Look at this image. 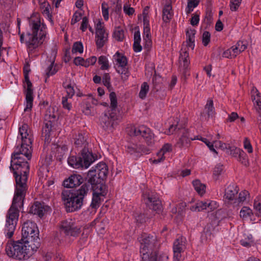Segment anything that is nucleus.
Wrapping results in <instances>:
<instances>
[{"label":"nucleus","instance_id":"obj_1","mask_svg":"<svg viewBox=\"0 0 261 261\" xmlns=\"http://www.w3.org/2000/svg\"><path fill=\"white\" fill-rule=\"evenodd\" d=\"M21 137V144L17 146L11 155L10 170L15 179V189L12 205L6 216L5 228L6 236H13L18 221L19 210L23 205L30 172V164L32 156L33 138L29 129Z\"/></svg>","mask_w":261,"mask_h":261},{"label":"nucleus","instance_id":"obj_2","mask_svg":"<svg viewBox=\"0 0 261 261\" xmlns=\"http://www.w3.org/2000/svg\"><path fill=\"white\" fill-rule=\"evenodd\" d=\"M74 145L80 152L78 155L68 157L69 165L75 169L88 168L97 159V156L94 155L89 148L86 137L82 133H79L74 138Z\"/></svg>","mask_w":261,"mask_h":261},{"label":"nucleus","instance_id":"obj_3","mask_svg":"<svg viewBox=\"0 0 261 261\" xmlns=\"http://www.w3.org/2000/svg\"><path fill=\"white\" fill-rule=\"evenodd\" d=\"M29 22L31 31L26 34L25 44L30 51H33L43 43L46 35V26L43 23L41 24L38 16H32Z\"/></svg>","mask_w":261,"mask_h":261},{"label":"nucleus","instance_id":"obj_4","mask_svg":"<svg viewBox=\"0 0 261 261\" xmlns=\"http://www.w3.org/2000/svg\"><path fill=\"white\" fill-rule=\"evenodd\" d=\"M87 190V188L80 187L78 189L62 191L61 198L67 212L77 211L82 208L88 195Z\"/></svg>","mask_w":261,"mask_h":261},{"label":"nucleus","instance_id":"obj_5","mask_svg":"<svg viewBox=\"0 0 261 261\" xmlns=\"http://www.w3.org/2000/svg\"><path fill=\"white\" fill-rule=\"evenodd\" d=\"M27 242L22 239L8 243L5 250L7 255L11 257L18 260H25L29 258L38 249L33 248L31 243L27 244Z\"/></svg>","mask_w":261,"mask_h":261},{"label":"nucleus","instance_id":"obj_6","mask_svg":"<svg viewBox=\"0 0 261 261\" xmlns=\"http://www.w3.org/2000/svg\"><path fill=\"white\" fill-rule=\"evenodd\" d=\"M39 234L38 227L35 222L28 220L23 224L21 239L27 242V244L29 243L33 244V248L38 249L40 246Z\"/></svg>","mask_w":261,"mask_h":261},{"label":"nucleus","instance_id":"obj_7","mask_svg":"<svg viewBox=\"0 0 261 261\" xmlns=\"http://www.w3.org/2000/svg\"><path fill=\"white\" fill-rule=\"evenodd\" d=\"M85 182L81 186V188H86L88 194L91 191H100L105 193L106 190V180L96 173L93 170H90L84 177Z\"/></svg>","mask_w":261,"mask_h":261},{"label":"nucleus","instance_id":"obj_8","mask_svg":"<svg viewBox=\"0 0 261 261\" xmlns=\"http://www.w3.org/2000/svg\"><path fill=\"white\" fill-rule=\"evenodd\" d=\"M174 132H179V134H181V137L176 143V146L179 148H181L187 147L190 142V140H193L192 138H189L188 130L182 127L178 122L176 124L171 125L166 133L167 135H170Z\"/></svg>","mask_w":261,"mask_h":261},{"label":"nucleus","instance_id":"obj_9","mask_svg":"<svg viewBox=\"0 0 261 261\" xmlns=\"http://www.w3.org/2000/svg\"><path fill=\"white\" fill-rule=\"evenodd\" d=\"M143 197L145 204L150 209L156 212H160L162 208L161 201L158 194L151 190H146L143 194Z\"/></svg>","mask_w":261,"mask_h":261},{"label":"nucleus","instance_id":"obj_10","mask_svg":"<svg viewBox=\"0 0 261 261\" xmlns=\"http://www.w3.org/2000/svg\"><path fill=\"white\" fill-rule=\"evenodd\" d=\"M140 240V253H150V251H156V237L150 234H144Z\"/></svg>","mask_w":261,"mask_h":261},{"label":"nucleus","instance_id":"obj_11","mask_svg":"<svg viewBox=\"0 0 261 261\" xmlns=\"http://www.w3.org/2000/svg\"><path fill=\"white\" fill-rule=\"evenodd\" d=\"M131 133L135 136H141L148 145H152L154 143V134L150 128L144 125L132 128Z\"/></svg>","mask_w":261,"mask_h":261},{"label":"nucleus","instance_id":"obj_12","mask_svg":"<svg viewBox=\"0 0 261 261\" xmlns=\"http://www.w3.org/2000/svg\"><path fill=\"white\" fill-rule=\"evenodd\" d=\"M117 119V113L108 110L100 118V125L106 131H112L114 121Z\"/></svg>","mask_w":261,"mask_h":261},{"label":"nucleus","instance_id":"obj_13","mask_svg":"<svg viewBox=\"0 0 261 261\" xmlns=\"http://www.w3.org/2000/svg\"><path fill=\"white\" fill-rule=\"evenodd\" d=\"M61 231L66 235L76 237L81 232L80 228L75 226L71 219H66L62 222L60 226Z\"/></svg>","mask_w":261,"mask_h":261},{"label":"nucleus","instance_id":"obj_14","mask_svg":"<svg viewBox=\"0 0 261 261\" xmlns=\"http://www.w3.org/2000/svg\"><path fill=\"white\" fill-rule=\"evenodd\" d=\"M85 179L81 175L79 174H73L71 175L68 178L66 179L63 181V186L67 188H73L84 184Z\"/></svg>","mask_w":261,"mask_h":261},{"label":"nucleus","instance_id":"obj_15","mask_svg":"<svg viewBox=\"0 0 261 261\" xmlns=\"http://www.w3.org/2000/svg\"><path fill=\"white\" fill-rule=\"evenodd\" d=\"M174 258L179 260L181 257V253L185 249V239L179 238L177 239L173 243Z\"/></svg>","mask_w":261,"mask_h":261},{"label":"nucleus","instance_id":"obj_16","mask_svg":"<svg viewBox=\"0 0 261 261\" xmlns=\"http://www.w3.org/2000/svg\"><path fill=\"white\" fill-rule=\"evenodd\" d=\"M125 150L130 154L135 153H143L148 154L150 152V149L145 146L141 144H129L125 146Z\"/></svg>","mask_w":261,"mask_h":261},{"label":"nucleus","instance_id":"obj_17","mask_svg":"<svg viewBox=\"0 0 261 261\" xmlns=\"http://www.w3.org/2000/svg\"><path fill=\"white\" fill-rule=\"evenodd\" d=\"M46 207H47V206H45L44 203L36 201L30 207L29 213L42 218L46 211Z\"/></svg>","mask_w":261,"mask_h":261},{"label":"nucleus","instance_id":"obj_18","mask_svg":"<svg viewBox=\"0 0 261 261\" xmlns=\"http://www.w3.org/2000/svg\"><path fill=\"white\" fill-rule=\"evenodd\" d=\"M52 127V121L51 120H47V116H46L42 129V136L44 138V141L45 142L49 141Z\"/></svg>","mask_w":261,"mask_h":261},{"label":"nucleus","instance_id":"obj_19","mask_svg":"<svg viewBox=\"0 0 261 261\" xmlns=\"http://www.w3.org/2000/svg\"><path fill=\"white\" fill-rule=\"evenodd\" d=\"M90 170H93L96 171L98 176H100L104 179H106L108 173V167L106 163L100 162L95 167H92Z\"/></svg>","mask_w":261,"mask_h":261},{"label":"nucleus","instance_id":"obj_20","mask_svg":"<svg viewBox=\"0 0 261 261\" xmlns=\"http://www.w3.org/2000/svg\"><path fill=\"white\" fill-rule=\"evenodd\" d=\"M238 191V188L235 184L229 185L225 189L224 198L229 201L233 200Z\"/></svg>","mask_w":261,"mask_h":261},{"label":"nucleus","instance_id":"obj_21","mask_svg":"<svg viewBox=\"0 0 261 261\" xmlns=\"http://www.w3.org/2000/svg\"><path fill=\"white\" fill-rule=\"evenodd\" d=\"M212 204L213 201L209 202H208V201H198L195 205L191 206L190 210L192 211L200 212L206 210L207 208L208 211H212L213 209Z\"/></svg>","mask_w":261,"mask_h":261},{"label":"nucleus","instance_id":"obj_22","mask_svg":"<svg viewBox=\"0 0 261 261\" xmlns=\"http://www.w3.org/2000/svg\"><path fill=\"white\" fill-rule=\"evenodd\" d=\"M188 48L182 47L180 52V56L179 60L180 62H183V67L184 68V72H186V70L188 69V66L190 64L189 56L188 53Z\"/></svg>","mask_w":261,"mask_h":261},{"label":"nucleus","instance_id":"obj_23","mask_svg":"<svg viewBox=\"0 0 261 261\" xmlns=\"http://www.w3.org/2000/svg\"><path fill=\"white\" fill-rule=\"evenodd\" d=\"M173 16V12L171 4L164 6L162 11V19L165 23L169 22Z\"/></svg>","mask_w":261,"mask_h":261},{"label":"nucleus","instance_id":"obj_24","mask_svg":"<svg viewBox=\"0 0 261 261\" xmlns=\"http://www.w3.org/2000/svg\"><path fill=\"white\" fill-rule=\"evenodd\" d=\"M25 95L26 106L24 109V112L31 111L33 107L34 100L33 89H26L24 91Z\"/></svg>","mask_w":261,"mask_h":261},{"label":"nucleus","instance_id":"obj_25","mask_svg":"<svg viewBox=\"0 0 261 261\" xmlns=\"http://www.w3.org/2000/svg\"><path fill=\"white\" fill-rule=\"evenodd\" d=\"M196 34V31L194 29H190L186 31L187 36V48L189 47L193 49L195 46V35Z\"/></svg>","mask_w":261,"mask_h":261},{"label":"nucleus","instance_id":"obj_26","mask_svg":"<svg viewBox=\"0 0 261 261\" xmlns=\"http://www.w3.org/2000/svg\"><path fill=\"white\" fill-rule=\"evenodd\" d=\"M93 197L90 206L92 208L97 209L100 205V195L104 196L106 194V190L105 193H100V191H93Z\"/></svg>","mask_w":261,"mask_h":261},{"label":"nucleus","instance_id":"obj_27","mask_svg":"<svg viewBox=\"0 0 261 261\" xmlns=\"http://www.w3.org/2000/svg\"><path fill=\"white\" fill-rule=\"evenodd\" d=\"M114 60L118 65V68L120 67H124L127 65V59L123 54L117 51L113 56Z\"/></svg>","mask_w":261,"mask_h":261},{"label":"nucleus","instance_id":"obj_28","mask_svg":"<svg viewBox=\"0 0 261 261\" xmlns=\"http://www.w3.org/2000/svg\"><path fill=\"white\" fill-rule=\"evenodd\" d=\"M214 228L211 223L207 224L203 229L201 233V238L203 240H207L211 239V236L213 234Z\"/></svg>","mask_w":261,"mask_h":261},{"label":"nucleus","instance_id":"obj_29","mask_svg":"<svg viewBox=\"0 0 261 261\" xmlns=\"http://www.w3.org/2000/svg\"><path fill=\"white\" fill-rule=\"evenodd\" d=\"M40 8L42 10V13L44 15H46L47 16L48 20L51 22V24H54L53 20L52 19V15L49 12V9L50 8V5L48 2L45 1L41 4Z\"/></svg>","mask_w":261,"mask_h":261},{"label":"nucleus","instance_id":"obj_30","mask_svg":"<svg viewBox=\"0 0 261 261\" xmlns=\"http://www.w3.org/2000/svg\"><path fill=\"white\" fill-rule=\"evenodd\" d=\"M204 109L206 111L207 117L205 119L207 120L210 117H213L215 115L214 107L213 100L212 99H208L207 100L206 104L204 107Z\"/></svg>","mask_w":261,"mask_h":261},{"label":"nucleus","instance_id":"obj_31","mask_svg":"<svg viewBox=\"0 0 261 261\" xmlns=\"http://www.w3.org/2000/svg\"><path fill=\"white\" fill-rule=\"evenodd\" d=\"M111 103L109 110L110 112H116V108L117 107V99L116 93L113 91H111L109 95Z\"/></svg>","mask_w":261,"mask_h":261},{"label":"nucleus","instance_id":"obj_32","mask_svg":"<svg viewBox=\"0 0 261 261\" xmlns=\"http://www.w3.org/2000/svg\"><path fill=\"white\" fill-rule=\"evenodd\" d=\"M193 185L195 190L199 194L202 195L205 193L206 186L202 184L199 180L196 179L193 180Z\"/></svg>","mask_w":261,"mask_h":261},{"label":"nucleus","instance_id":"obj_33","mask_svg":"<svg viewBox=\"0 0 261 261\" xmlns=\"http://www.w3.org/2000/svg\"><path fill=\"white\" fill-rule=\"evenodd\" d=\"M113 37L118 41H122L124 38V30L120 27L116 28L113 33Z\"/></svg>","mask_w":261,"mask_h":261},{"label":"nucleus","instance_id":"obj_34","mask_svg":"<svg viewBox=\"0 0 261 261\" xmlns=\"http://www.w3.org/2000/svg\"><path fill=\"white\" fill-rule=\"evenodd\" d=\"M142 261H156V251H150V253L141 254Z\"/></svg>","mask_w":261,"mask_h":261},{"label":"nucleus","instance_id":"obj_35","mask_svg":"<svg viewBox=\"0 0 261 261\" xmlns=\"http://www.w3.org/2000/svg\"><path fill=\"white\" fill-rule=\"evenodd\" d=\"M254 208L256 211V216L261 217V195L257 196L254 199Z\"/></svg>","mask_w":261,"mask_h":261},{"label":"nucleus","instance_id":"obj_36","mask_svg":"<svg viewBox=\"0 0 261 261\" xmlns=\"http://www.w3.org/2000/svg\"><path fill=\"white\" fill-rule=\"evenodd\" d=\"M118 73L121 75V78L123 81H126L130 75L127 66L124 67H120L117 69Z\"/></svg>","mask_w":261,"mask_h":261},{"label":"nucleus","instance_id":"obj_37","mask_svg":"<svg viewBox=\"0 0 261 261\" xmlns=\"http://www.w3.org/2000/svg\"><path fill=\"white\" fill-rule=\"evenodd\" d=\"M149 91V85L147 82H143L141 86V89L139 94V97L144 99Z\"/></svg>","mask_w":261,"mask_h":261},{"label":"nucleus","instance_id":"obj_38","mask_svg":"<svg viewBox=\"0 0 261 261\" xmlns=\"http://www.w3.org/2000/svg\"><path fill=\"white\" fill-rule=\"evenodd\" d=\"M102 83L107 88L109 92L113 90V87L111 84V77L108 73H105L102 76Z\"/></svg>","mask_w":261,"mask_h":261},{"label":"nucleus","instance_id":"obj_39","mask_svg":"<svg viewBox=\"0 0 261 261\" xmlns=\"http://www.w3.org/2000/svg\"><path fill=\"white\" fill-rule=\"evenodd\" d=\"M50 64L46 69V75L47 77L53 75L57 73L58 69L56 68V65H55V59L53 61H50Z\"/></svg>","mask_w":261,"mask_h":261},{"label":"nucleus","instance_id":"obj_40","mask_svg":"<svg viewBox=\"0 0 261 261\" xmlns=\"http://www.w3.org/2000/svg\"><path fill=\"white\" fill-rule=\"evenodd\" d=\"M98 63L101 65L100 69L101 70H107L110 67L108 59L106 56H100L98 58Z\"/></svg>","mask_w":261,"mask_h":261},{"label":"nucleus","instance_id":"obj_41","mask_svg":"<svg viewBox=\"0 0 261 261\" xmlns=\"http://www.w3.org/2000/svg\"><path fill=\"white\" fill-rule=\"evenodd\" d=\"M252 215L253 213L252 210L247 206H243L240 213V217L243 219H246L248 217H250Z\"/></svg>","mask_w":261,"mask_h":261},{"label":"nucleus","instance_id":"obj_42","mask_svg":"<svg viewBox=\"0 0 261 261\" xmlns=\"http://www.w3.org/2000/svg\"><path fill=\"white\" fill-rule=\"evenodd\" d=\"M237 153L239 151V156L237 157L238 160L242 164L247 166L248 165V161L247 159V155L245 152L241 149H237Z\"/></svg>","mask_w":261,"mask_h":261},{"label":"nucleus","instance_id":"obj_43","mask_svg":"<svg viewBox=\"0 0 261 261\" xmlns=\"http://www.w3.org/2000/svg\"><path fill=\"white\" fill-rule=\"evenodd\" d=\"M63 86L66 90V93H67L66 97L71 98L72 97V96L74 95V93H75V91H74L73 86H71V84H67L65 83H63Z\"/></svg>","mask_w":261,"mask_h":261},{"label":"nucleus","instance_id":"obj_44","mask_svg":"<svg viewBox=\"0 0 261 261\" xmlns=\"http://www.w3.org/2000/svg\"><path fill=\"white\" fill-rule=\"evenodd\" d=\"M72 52L73 54L76 52L82 53L83 52V45L81 42H75L73 43Z\"/></svg>","mask_w":261,"mask_h":261},{"label":"nucleus","instance_id":"obj_45","mask_svg":"<svg viewBox=\"0 0 261 261\" xmlns=\"http://www.w3.org/2000/svg\"><path fill=\"white\" fill-rule=\"evenodd\" d=\"M102 14L105 20L109 19V7L108 4L105 2L102 3L101 5Z\"/></svg>","mask_w":261,"mask_h":261},{"label":"nucleus","instance_id":"obj_46","mask_svg":"<svg viewBox=\"0 0 261 261\" xmlns=\"http://www.w3.org/2000/svg\"><path fill=\"white\" fill-rule=\"evenodd\" d=\"M211 40V34L208 31H204L202 37V43L204 46H206Z\"/></svg>","mask_w":261,"mask_h":261},{"label":"nucleus","instance_id":"obj_47","mask_svg":"<svg viewBox=\"0 0 261 261\" xmlns=\"http://www.w3.org/2000/svg\"><path fill=\"white\" fill-rule=\"evenodd\" d=\"M252 99L254 101V104L256 105L255 107L256 113L261 117V98L256 99L255 96L253 97L252 96Z\"/></svg>","mask_w":261,"mask_h":261},{"label":"nucleus","instance_id":"obj_48","mask_svg":"<svg viewBox=\"0 0 261 261\" xmlns=\"http://www.w3.org/2000/svg\"><path fill=\"white\" fill-rule=\"evenodd\" d=\"M23 87L25 90H33V85L30 80L29 74L24 75Z\"/></svg>","mask_w":261,"mask_h":261},{"label":"nucleus","instance_id":"obj_49","mask_svg":"<svg viewBox=\"0 0 261 261\" xmlns=\"http://www.w3.org/2000/svg\"><path fill=\"white\" fill-rule=\"evenodd\" d=\"M242 0H230V9L232 11H236L239 7Z\"/></svg>","mask_w":261,"mask_h":261},{"label":"nucleus","instance_id":"obj_50","mask_svg":"<svg viewBox=\"0 0 261 261\" xmlns=\"http://www.w3.org/2000/svg\"><path fill=\"white\" fill-rule=\"evenodd\" d=\"M92 108L89 103L85 102L82 106V111L85 115H90L92 113L91 109Z\"/></svg>","mask_w":261,"mask_h":261},{"label":"nucleus","instance_id":"obj_51","mask_svg":"<svg viewBox=\"0 0 261 261\" xmlns=\"http://www.w3.org/2000/svg\"><path fill=\"white\" fill-rule=\"evenodd\" d=\"M223 171V166L222 165H217L216 166L213 171V176L216 179H217L219 176L221 174Z\"/></svg>","mask_w":261,"mask_h":261},{"label":"nucleus","instance_id":"obj_52","mask_svg":"<svg viewBox=\"0 0 261 261\" xmlns=\"http://www.w3.org/2000/svg\"><path fill=\"white\" fill-rule=\"evenodd\" d=\"M81 17L82 13L76 11L72 16V18L71 20V24L72 25L74 24L81 20Z\"/></svg>","mask_w":261,"mask_h":261},{"label":"nucleus","instance_id":"obj_53","mask_svg":"<svg viewBox=\"0 0 261 261\" xmlns=\"http://www.w3.org/2000/svg\"><path fill=\"white\" fill-rule=\"evenodd\" d=\"M199 22V14L196 12L192 17L190 23L193 26H196Z\"/></svg>","mask_w":261,"mask_h":261},{"label":"nucleus","instance_id":"obj_54","mask_svg":"<svg viewBox=\"0 0 261 261\" xmlns=\"http://www.w3.org/2000/svg\"><path fill=\"white\" fill-rule=\"evenodd\" d=\"M197 139L200 140L203 142H204L208 146L210 150L217 153L216 150L214 147L213 144L211 142H210L206 138L201 137L200 139L198 138Z\"/></svg>","mask_w":261,"mask_h":261},{"label":"nucleus","instance_id":"obj_55","mask_svg":"<svg viewBox=\"0 0 261 261\" xmlns=\"http://www.w3.org/2000/svg\"><path fill=\"white\" fill-rule=\"evenodd\" d=\"M244 147L245 149L247 150L249 153L252 152V147L249 140L247 138H245L244 141Z\"/></svg>","mask_w":261,"mask_h":261},{"label":"nucleus","instance_id":"obj_56","mask_svg":"<svg viewBox=\"0 0 261 261\" xmlns=\"http://www.w3.org/2000/svg\"><path fill=\"white\" fill-rule=\"evenodd\" d=\"M74 64L76 65H81L84 66V65L86 64V60L81 57H75L73 61Z\"/></svg>","mask_w":261,"mask_h":261},{"label":"nucleus","instance_id":"obj_57","mask_svg":"<svg viewBox=\"0 0 261 261\" xmlns=\"http://www.w3.org/2000/svg\"><path fill=\"white\" fill-rule=\"evenodd\" d=\"M97 58L95 56H92L86 60V64L84 65V67H88L90 65H93L96 62Z\"/></svg>","mask_w":261,"mask_h":261},{"label":"nucleus","instance_id":"obj_58","mask_svg":"<svg viewBox=\"0 0 261 261\" xmlns=\"http://www.w3.org/2000/svg\"><path fill=\"white\" fill-rule=\"evenodd\" d=\"M248 195L249 192L247 191H241L239 194L238 202H241L244 201L246 199V196Z\"/></svg>","mask_w":261,"mask_h":261},{"label":"nucleus","instance_id":"obj_59","mask_svg":"<svg viewBox=\"0 0 261 261\" xmlns=\"http://www.w3.org/2000/svg\"><path fill=\"white\" fill-rule=\"evenodd\" d=\"M88 22L89 21L88 17L86 16L84 17L82 19V22L80 27V29L83 32H85L87 30L88 25Z\"/></svg>","mask_w":261,"mask_h":261},{"label":"nucleus","instance_id":"obj_60","mask_svg":"<svg viewBox=\"0 0 261 261\" xmlns=\"http://www.w3.org/2000/svg\"><path fill=\"white\" fill-rule=\"evenodd\" d=\"M253 241L252 240H247L246 238L244 239H242L240 241L241 244L247 248L251 247V245L253 244Z\"/></svg>","mask_w":261,"mask_h":261},{"label":"nucleus","instance_id":"obj_61","mask_svg":"<svg viewBox=\"0 0 261 261\" xmlns=\"http://www.w3.org/2000/svg\"><path fill=\"white\" fill-rule=\"evenodd\" d=\"M97 40L96 41V44L97 45V48H100L102 47L105 44L106 41L107 40V38H100V37H96Z\"/></svg>","mask_w":261,"mask_h":261},{"label":"nucleus","instance_id":"obj_62","mask_svg":"<svg viewBox=\"0 0 261 261\" xmlns=\"http://www.w3.org/2000/svg\"><path fill=\"white\" fill-rule=\"evenodd\" d=\"M172 150V146L170 144L166 143L162 148L161 153L163 155L165 153L170 152Z\"/></svg>","mask_w":261,"mask_h":261},{"label":"nucleus","instance_id":"obj_63","mask_svg":"<svg viewBox=\"0 0 261 261\" xmlns=\"http://www.w3.org/2000/svg\"><path fill=\"white\" fill-rule=\"evenodd\" d=\"M55 256V254L52 251H47L43 255L45 261H50L52 257Z\"/></svg>","mask_w":261,"mask_h":261},{"label":"nucleus","instance_id":"obj_64","mask_svg":"<svg viewBox=\"0 0 261 261\" xmlns=\"http://www.w3.org/2000/svg\"><path fill=\"white\" fill-rule=\"evenodd\" d=\"M53 156L51 152L47 153L44 158V164L48 166L49 165L53 160Z\"/></svg>","mask_w":261,"mask_h":261}]
</instances>
